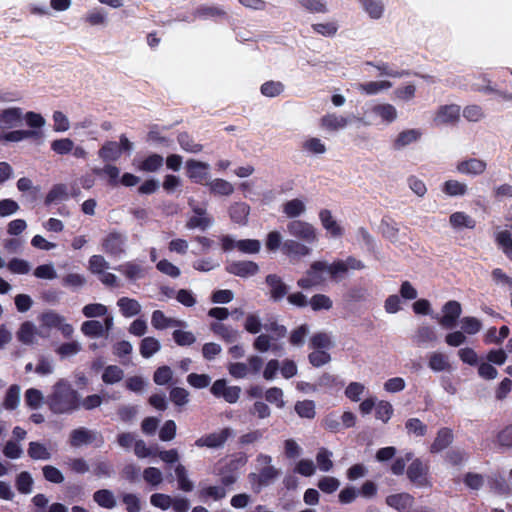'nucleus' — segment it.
<instances>
[{
  "label": "nucleus",
  "instance_id": "1",
  "mask_svg": "<svg viewBox=\"0 0 512 512\" xmlns=\"http://www.w3.org/2000/svg\"><path fill=\"white\" fill-rule=\"evenodd\" d=\"M346 274V265L341 260L329 263L327 261H315L310 265L306 273L297 281V285L303 289H309L321 285L327 279L340 280Z\"/></svg>",
  "mask_w": 512,
  "mask_h": 512
},
{
  "label": "nucleus",
  "instance_id": "2",
  "mask_svg": "<svg viewBox=\"0 0 512 512\" xmlns=\"http://www.w3.org/2000/svg\"><path fill=\"white\" fill-rule=\"evenodd\" d=\"M77 393L65 380H59L49 397L50 408L57 413L72 411L76 407Z\"/></svg>",
  "mask_w": 512,
  "mask_h": 512
},
{
  "label": "nucleus",
  "instance_id": "3",
  "mask_svg": "<svg viewBox=\"0 0 512 512\" xmlns=\"http://www.w3.org/2000/svg\"><path fill=\"white\" fill-rule=\"evenodd\" d=\"M318 220L328 238L339 240L345 235L344 225L332 210L321 208L318 212Z\"/></svg>",
  "mask_w": 512,
  "mask_h": 512
},
{
  "label": "nucleus",
  "instance_id": "4",
  "mask_svg": "<svg viewBox=\"0 0 512 512\" xmlns=\"http://www.w3.org/2000/svg\"><path fill=\"white\" fill-rule=\"evenodd\" d=\"M271 457L268 455H260L258 462L265 467L259 474H250L252 488L255 492H259L263 486L273 482L279 475V471L271 465Z\"/></svg>",
  "mask_w": 512,
  "mask_h": 512
},
{
  "label": "nucleus",
  "instance_id": "5",
  "mask_svg": "<svg viewBox=\"0 0 512 512\" xmlns=\"http://www.w3.org/2000/svg\"><path fill=\"white\" fill-rule=\"evenodd\" d=\"M263 366V360L257 355L248 357L247 362H230L227 365L229 374L234 379H244L258 374Z\"/></svg>",
  "mask_w": 512,
  "mask_h": 512
},
{
  "label": "nucleus",
  "instance_id": "6",
  "mask_svg": "<svg viewBox=\"0 0 512 512\" xmlns=\"http://www.w3.org/2000/svg\"><path fill=\"white\" fill-rule=\"evenodd\" d=\"M461 115V107L457 104H444L435 109L431 116L434 127H443L456 124Z\"/></svg>",
  "mask_w": 512,
  "mask_h": 512
},
{
  "label": "nucleus",
  "instance_id": "7",
  "mask_svg": "<svg viewBox=\"0 0 512 512\" xmlns=\"http://www.w3.org/2000/svg\"><path fill=\"white\" fill-rule=\"evenodd\" d=\"M289 234L306 243H316L319 240L318 229L310 222L304 220H293L288 223Z\"/></svg>",
  "mask_w": 512,
  "mask_h": 512
},
{
  "label": "nucleus",
  "instance_id": "8",
  "mask_svg": "<svg viewBox=\"0 0 512 512\" xmlns=\"http://www.w3.org/2000/svg\"><path fill=\"white\" fill-rule=\"evenodd\" d=\"M221 246L224 251L237 249L243 254H257L261 250V242L257 239L236 240L232 236L226 235L220 238Z\"/></svg>",
  "mask_w": 512,
  "mask_h": 512
},
{
  "label": "nucleus",
  "instance_id": "9",
  "mask_svg": "<svg viewBox=\"0 0 512 512\" xmlns=\"http://www.w3.org/2000/svg\"><path fill=\"white\" fill-rule=\"evenodd\" d=\"M428 471L429 469L427 464L422 462L420 459H415L407 469V476L416 487L426 488L431 486Z\"/></svg>",
  "mask_w": 512,
  "mask_h": 512
},
{
  "label": "nucleus",
  "instance_id": "10",
  "mask_svg": "<svg viewBox=\"0 0 512 512\" xmlns=\"http://www.w3.org/2000/svg\"><path fill=\"white\" fill-rule=\"evenodd\" d=\"M210 391L215 397L223 398L230 404L236 403L241 394V388L239 386L228 385L225 379L216 380L211 386Z\"/></svg>",
  "mask_w": 512,
  "mask_h": 512
},
{
  "label": "nucleus",
  "instance_id": "11",
  "mask_svg": "<svg viewBox=\"0 0 512 512\" xmlns=\"http://www.w3.org/2000/svg\"><path fill=\"white\" fill-rule=\"evenodd\" d=\"M185 168L187 177L189 179L196 183H205L207 185L210 178V166L208 163L190 159L186 161Z\"/></svg>",
  "mask_w": 512,
  "mask_h": 512
},
{
  "label": "nucleus",
  "instance_id": "12",
  "mask_svg": "<svg viewBox=\"0 0 512 512\" xmlns=\"http://www.w3.org/2000/svg\"><path fill=\"white\" fill-rule=\"evenodd\" d=\"M461 313V304L458 301L450 300L442 306L438 323L444 328H452L455 326Z\"/></svg>",
  "mask_w": 512,
  "mask_h": 512
},
{
  "label": "nucleus",
  "instance_id": "13",
  "mask_svg": "<svg viewBox=\"0 0 512 512\" xmlns=\"http://www.w3.org/2000/svg\"><path fill=\"white\" fill-rule=\"evenodd\" d=\"M350 123L348 117L337 114L327 113L319 120V127L326 133H335L345 129Z\"/></svg>",
  "mask_w": 512,
  "mask_h": 512
},
{
  "label": "nucleus",
  "instance_id": "14",
  "mask_svg": "<svg viewBox=\"0 0 512 512\" xmlns=\"http://www.w3.org/2000/svg\"><path fill=\"white\" fill-rule=\"evenodd\" d=\"M370 111L383 125H390L399 117L397 108L386 102L372 105Z\"/></svg>",
  "mask_w": 512,
  "mask_h": 512
},
{
  "label": "nucleus",
  "instance_id": "15",
  "mask_svg": "<svg viewBox=\"0 0 512 512\" xmlns=\"http://www.w3.org/2000/svg\"><path fill=\"white\" fill-rule=\"evenodd\" d=\"M113 321L112 316H106L103 322L97 320L85 321L81 325V332L89 337H100L112 328Z\"/></svg>",
  "mask_w": 512,
  "mask_h": 512
},
{
  "label": "nucleus",
  "instance_id": "16",
  "mask_svg": "<svg viewBox=\"0 0 512 512\" xmlns=\"http://www.w3.org/2000/svg\"><path fill=\"white\" fill-rule=\"evenodd\" d=\"M422 137V131L418 128H408L400 131L392 141L395 150H403L404 148L417 143Z\"/></svg>",
  "mask_w": 512,
  "mask_h": 512
},
{
  "label": "nucleus",
  "instance_id": "17",
  "mask_svg": "<svg viewBox=\"0 0 512 512\" xmlns=\"http://www.w3.org/2000/svg\"><path fill=\"white\" fill-rule=\"evenodd\" d=\"M487 163L482 159L470 158L459 161L456 165V171L467 176H478L485 172Z\"/></svg>",
  "mask_w": 512,
  "mask_h": 512
},
{
  "label": "nucleus",
  "instance_id": "18",
  "mask_svg": "<svg viewBox=\"0 0 512 512\" xmlns=\"http://www.w3.org/2000/svg\"><path fill=\"white\" fill-rule=\"evenodd\" d=\"M23 120V110L20 107H8L0 110V129H11Z\"/></svg>",
  "mask_w": 512,
  "mask_h": 512
},
{
  "label": "nucleus",
  "instance_id": "19",
  "mask_svg": "<svg viewBox=\"0 0 512 512\" xmlns=\"http://www.w3.org/2000/svg\"><path fill=\"white\" fill-rule=\"evenodd\" d=\"M151 323L152 326L158 330L175 327L185 328L187 326L186 322L168 317L160 310H155L152 313Z\"/></svg>",
  "mask_w": 512,
  "mask_h": 512
},
{
  "label": "nucleus",
  "instance_id": "20",
  "mask_svg": "<svg viewBox=\"0 0 512 512\" xmlns=\"http://www.w3.org/2000/svg\"><path fill=\"white\" fill-rule=\"evenodd\" d=\"M226 269L233 275L246 278L257 274L259 266L253 261H235L230 263Z\"/></svg>",
  "mask_w": 512,
  "mask_h": 512
},
{
  "label": "nucleus",
  "instance_id": "21",
  "mask_svg": "<svg viewBox=\"0 0 512 512\" xmlns=\"http://www.w3.org/2000/svg\"><path fill=\"white\" fill-rule=\"evenodd\" d=\"M40 335L37 327L29 321L23 322L16 333L17 339L25 345L35 344Z\"/></svg>",
  "mask_w": 512,
  "mask_h": 512
},
{
  "label": "nucleus",
  "instance_id": "22",
  "mask_svg": "<svg viewBox=\"0 0 512 512\" xmlns=\"http://www.w3.org/2000/svg\"><path fill=\"white\" fill-rule=\"evenodd\" d=\"M230 435L228 429H223L209 435H205L196 440L195 445L198 447L216 448L224 444Z\"/></svg>",
  "mask_w": 512,
  "mask_h": 512
},
{
  "label": "nucleus",
  "instance_id": "23",
  "mask_svg": "<svg viewBox=\"0 0 512 512\" xmlns=\"http://www.w3.org/2000/svg\"><path fill=\"white\" fill-rule=\"evenodd\" d=\"M413 502V497L408 493H396L386 497V504L398 512L407 511L412 507Z\"/></svg>",
  "mask_w": 512,
  "mask_h": 512
},
{
  "label": "nucleus",
  "instance_id": "24",
  "mask_svg": "<svg viewBox=\"0 0 512 512\" xmlns=\"http://www.w3.org/2000/svg\"><path fill=\"white\" fill-rule=\"evenodd\" d=\"M194 214L189 217L186 222L188 229H201L205 230L210 227L213 223L212 219L206 214V211L202 208H195Z\"/></svg>",
  "mask_w": 512,
  "mask_h": 512
},
{
  "label": "nucleus",
  "instance_id": "25",
  "mask_svg": "<svg viewBox=\"0 0 512 512\" xmlns=\"http://www.w3.org/2000/svg\"><path fill=\"white\" fill-rule=\"evenodd\" d=\"M163 157L158 154H151L144 159H135L133 164L136 169L144 172H155L163 165Z\"/></svg>",
  "mask_w": 512,
  "mask_h": 512
},
{
  "label": "nucleus",
  "instance_id": "26",
  "mask_svg": "<svg viewBox=\"0 0 512 512\" xmlns=\"http://www.w3.org/2000/svg\"><path fill=\"white\" fill-rule=\"evenodd\" d=\"M381 234L393 244H401L404 240V233L401 232L398 224L383 221L380 226Z\"/></svg>",
  "mask_w": 512,
  "mask_h": 512
},
{
  "label": "nucleus",
  "instance_id": "27",
  "mask_svg": "<svg viewBox=\"0 0 512 512\" xmlns=\"http://www.w3.org/2000/svg\"><path fill=\"white\" fill-rule=\"evenodd\" d=\"M363 11L373 20L382 18L385 12L383 0H358Z\"/></svg>",
  "mask_w": 512,
  "mask_h": 512
},
{
  "label": "nucleus",
  "instance_id": "28",
  "mask_svg": "<svg viewBox=\"0 0 512 512\" xmlns=\"http://www.w3.org/2000/svg\"><path fill=\"white\" fill-rule=\"evenodd\" d=\"M83 21L90 27H104L108 23V16L102 8L94 7L86 12Z\"/></svg>",
  "mask_w": 512,
  "mask_h": 512
},
{
  "label": "nucleus",
  "instance_id": "29",
  "mask_svg": "<svg viewBox=\"0 0 512 512\" xmlns=\"http://www.w3.org/2000/svg\"><path fill=\"white\" fill-rule=\"evenodd\" d=\"M124 245L125 237L119 233H110L103 241V249L113 255L120 254Z\"/></svg>",
  "mask_w": 512,
  "mask_h": 512
},
{
  "label": "nucleus",
  "instance_id": "30",
  "mask_svg": "<svg viewBox=\"0 0 512 512\" xmlns=\"http://www.w3.org/2000/svg\"><path fill=\"white\" fill-rule=\"evenodd\" d=\"M392 87V83L387 80L370 81L366 83L358 84L357 89L368 96L376 95L389 90Z\"/></svg>",
  "mask_w": 512,
  "mask_h": 512
},
{
  "label": "nucleus",
  "instance_id": "31",
  "mask_svg": "<svg viewBox=\"0 0 512 512\" xmlns=\"http://www.w3.org/2000/svg\"><path fill=\"white\" fill-rule=\"evenodd\" d=\"M307 210L304 200L299 198L291 199L282 205V211L288 218H297L305 214Z\"/></svg>",
  "mask_w": 512,
  "mask_h": 512
},
{
  "label": "nucleus",
  "instance_id": "32",
  "mask_svg": "<svg viewBox=\"0 0 512 512\" xmlns=\"http://www.w3.org/2000/svg\"><path fill=\"white\" fill-rule=\"evenodd\" d=\"M266 282L270 289V295L274 300H281L288 292L286 284L276 275H268Z\"/></svg>",
  "mask_w": 512,
  "mask_h": 512
},
{
  "label": "nucleus",
  "instance_id": "33",
  "mask_svg": "<svg viewBox=\"0 0 512 512\" xmlns=\"http://www.w3.org/2000/svg\"><path fill=\"white\" fill-rule=\"evenodd\" d=\"M301 147L309 155H322L327 151L326 144L318 137L305 138Z\"/></svg>",
  "mask_w": 512,
  "mask_h": 512
},
{
  "label": "nucleus",
  "instance_id": "34",
  "mask_svg": "<svg viewBox=\"0 0 512 512\" xmlns=\"http://www.w3.org/2000/svg\"><path fill=\"white\" fill-rule=\"evenodd\" d=\"M428 367L434 372L451 370L448 357L442 352H432L428 358Z\"/></svg>",
  "mask_w": 512,
  "mask_h": 512
},
{
  "label": "nucleus",
  "instance_id": "35",
  "mask_svg": "<svg viewBox=\"0 0 512 512\" xmlns=\"http://www.w3.org/2000/svg\"><path fill=\"white\" fill-rule=\"evenodd\" d=\"M417 88L412 83H407L397 87L393 91L394 99L399 103H409L414 100Z\"/></svg>",
  "mask_w": 512,
  "mask_h": 512
},
{
  "label": "nucleus",
  "instance_id": "36",
  "mask_svg": "<svg viewBox=\"0 0 512 512\" xmlns=\"http://www.w3.org/2000/svg\"><path fill=\"white\" fill-rule=\"evenodd\" d=\"M311 28L316 34L324 37H333L338 32L339 24L336 20H326L312 24Z\"/></svg>",
  "mask_w": 512,
  "mask_h": 512
},
{
  "label": "nucleus",
  "instance_id": "37",
  "mask_svg": "<svg viewBox=\"0 0 512 512\" xmlns=\"http://www.w3.org/2000/svg\"><path fill=\"white\" fill-rule=\"evenodd\" d=\"M449 223L456 230L472 229L475 226V221L464 212L451 214Z\"/></svg>",
  "mask_w": 512,
  "mask_h": 512
},
{
  "label": "nucleus",
  "instance_id": "38",
  "mask_svg": "<svg viewBox=\"0 0 512 512\" xmlns=\"http://www.w3.org/2000/svg\"><path fill=\"white\" fill-rule=\"evenodd\" d=\"M510 228L512 230V224ZM495 240L503 253L509 258H512V232L509 230H500L496 233Z\"/></svg>",
  "mask_w": 512,
  "mask_h": 512
},
{
  "label": "nucleus",
  "instance_id": "39",
  "mask_svg": "<svg viewBox=\"0 0 512 512\" xmlns=\"http://www.w3.org/2000/svg\"><path fill=\"white\" fill-rule=\"evenodd\" d=\"M210 191L217 195L229 196L234 192V186L227 180L216 178L207 183Z\"/></svg>",
  "mask_w": 512,
  "mask_h": 512
},
{
  "label": "nucleus",
  "instance_id": "40",
  "mask_svg": "<svg viewBox=\"0 0 512 512\" xmlns=\"http://www.w3.org/2000/svg\"><path fill=\"white\" fill-rule=\"evenodd\" d=\"M117 305L125 317H132L141 311V305L135 299L123 297L117 302Z\"/></svg>",
  "mask_w": 512,
  "mask_h": 512
},
{
  "label": "nucleus",
  "instance_id": "41",
  "mask_svg": "<svg viewBox=\"0 0 512 512\" xmlns=\"http://www.w3.org/2000/svg\"><path fill=\"white\" fill-rule=\"evenodd\" d=\"M23 120L30 128L29 131H36L37 135L39 134V130L46 125L45 118L40 113L34 111L23 112Z\"/></svg>",
  "mask_w": 512,
  "mask_h": 512
},
{
  "label": "nucleus",
  "instance_id": "42",
  "mask_svg": "<svg viewBox=\"0 0 512 512\" xmlns=\"http://www.w3.org/2000/svg\"><path fill=\"white\" fill-rule=\"evenodd\" d=\"M283 253L292 256V255H298V256H307L311 253V249L307 247L306 245L299 243L295 240H286L283 243Z\"/></svg>",
  "mask_w": 512,
  "mask_h": 512
},
{
  "label": "nucleus",
  "instance_id": "43",
  "mask_svg": "<svg viewBox=\"0 0 512 512\" xmlns=\"http://www.w3.org/2000/svg\"><path fill=\"white\" fill-rule=\"evenodd\" d=\"M468 186L458 180H447L443 183L442 192L448 196H463L467 193Z\"/></svg>",
  "mask_w": 512,
  "mask_h": 512
},
{
  "label": "nucleus",
  "instance_id": "44",
  "mask_svg": "<svg viewBox=\"0 0 512 512\" xmlns=\"http://www.w3.org/2000/svg\"><path fill=\"white\" fill-rule=\"evenodd\" d=\"M211 331L228 342H233L238 337V331L225 324L215 322L210 326Z\"/></svg>",
  "mask_w": 512,
  "mask_h": 512
},
{
  "label": "nucleus",
  "instance_id": "45",
  "mask_svg": "<svg viewBox=\"0 0 512 512\" xmlns=\"http://www.w3.org/2000/svg\"><path fill=\"white\" fill-rule=\"evenodd\" d=\"M508 326H502L499 331L495 327H490L484 334V342L486 344H500L509 335Z\"/></svg>",
  "mask_w": 512,
  "mask_h": 512
},
{
  "label": "nucleus",
  "instance_id": "46",
  "mask_svg": "<svg viewBox=\"0 0 512 512\" xmlns=\"http://www.w3.org/2000/svg\"><path fill=\"white\" fill-rule=\"evenodd\" d=\"M310 308L315 311H328L333 307L332 299L325 294H315L309 299Z\"/></svg>",
  "mask_w": 512,
  "mask_h": 512
},
{
  "label": "nucleus",
  "instance_id": "47",
  "mask_svg": "<svg viewBox=\"0 0 512 512\" xmlns=\"http://www.w3.org/2000/svg\"><path fill=\"white\" fill-rule=\"evenodd\" d=\"M161 348V344L155 337H145L140 343V354L144 358H150Z\"/></svg>",
  "mask_w": 512,
  "mask_h": 512
},
{
  "label": "nucleus",
  "instance_id": "48",
  "mask_svg": "<svg viewBox=\"0 0 512 512\" xmlns=\"http://www.w3.org/2000/svg\"><path fill=\"white\" fill-rule=\"evenodd\" d=\"M250 207L245 203H236L230 209L231 219L240 225L247 223Z\"/></svg>",
  "mask_w": 512,
  "mask_h": 512
},
{
  "label": "nucleus",
  "instance_id": "49",
  "mask_svg": "<svg viewBox=\"0 0 512 512\" xmlns=\"http://www.w3.org/2000/svg\"><path fill=\"white\" fill-rule=\"evenodd\" d=\"M121 155V146L118 145L117 142H107L99 151V156L104 161H115L120 158Z\"/></svg>",
  "mask_w": 512,
  "mask_h": 512
},
{
  "label": "nucleus",
  "instance_id": "50",
  "mask_svg": "<svg viewBox=\"0 0 512 512\" xmlns=\"http://www.w3.org/2000/svg\"><path fill=\"white\" fill-rule=\"evenodd\" d=\"M94 501L101 507L111 509L116 505V499L112 491L101 489L94 493Z\"/></svg>",
  "mask_w": 512,
  "mask_h": 512
},
{
  "label": "nucleus",
  "instance_id": "51",
  "mask_svg": "<svg viewBox=\"0 0 512 512\" xmlns=\"http://www.w3.org/2000/svg\"><path fill=\"white\" fill-rule=\"evenodd\" d=\"M37 136L36 131L13 130L5 132L0 136L1 141L5 142H21L23 140Z\"/></svg>",
  "mask_w": 512,
  "mask_h": 512
},
{
  "label": "nucleus",
  "instance_id": "52",
  "mask_svg": "<svg viewBox=\"0 0 512 512\" xmlns=\"http://www.w3.org/2000/svg\"><path fill=\"white\" fill-rule=\"evenodd\" d=\"M285 89L284 84L281 81H267L260 87L261 94L265 97H277L283 93Z\"/></svg>",
  "mask_w": 512,
  "mask_h": 512
},
{
  "label": "nucleus",
  "instance_id": "53",
  "mask_svg": "<svg viewBox=\"0 0 512 512\" xmlns=\"http://www.w3.org/2000/svg\"><path fill=\"white\" fill-rule=\"evenodd\" d=\"M394 409L390 402L385 400H379L375 407V417L376 419L382 421L383 423H387L392 415Z\"/></svg>",
  "mask_w": 512,
  "mask_h": 512
},
{
  "label": "nucleus",
  "instance_id": "54",
  "mask_svg": "<svg viewBox=\"0 0 512 512\" xmlns=\"http://www.w3.org/2000/svg\"><path fill=\"white\" fill-rule=\"evenodd\" d=\"M332 452L326 448H321L316 455L317 467L322 472H329L333 468Z\"/></svg>",
  "mask_w": 512,
  "mask_h": 512
},
{
  "label": "nucleus",
  "instance_id": "55",
  "mask_svg": "<svg viewBox=\"0 0 512 512\" xmlns=\"http://www.w3.org/2000/svg\"><path fill=\"white\" fill-rule=\"evenodd\" d=\"M452 441V433L448 429H442L438 432L433 444L431 452L436 453L445 449Z\"/></svg>",
  "mask_w": 512,
  "mask_h": 512
},
{
  "label": "nucleus",
  "instance_id": "56",
  "mask_svg": "<svg viewBox=\"0 0 512 512\" xmlns=\"http://www.w3.org/2000/svg\"><path fill=\"white\" fill-rule=\"evenodd\" d=\"M283 243V235L279 231L273 230L267 233L265 247L269 252H276L280 248L283 249Z\"/></svg>",
  "mask_w": 512,
  "mask_h": 512
},
{
  "label": "nucleus",
  "instance_id": "57",
  "mask_svg": "<svg viewBox=\"0 0 512 512\" xmlns=\"http://www.w3.org/2000/svg\"><path fill=\"white\" fill-rule=\"evenodd\" d=\"M123 370L116 365H109L104 369L102 380L106 384H114L122 380Z\"/></svg>",
  "mask_w": 512,
  "mask_h": 512
},
{
  "label": "nucleus",
  "instance_id": "58",
  "mask_svg": "<svg viewBox=\"0 0 512 512\" xmlns=\"http://www.w3.org/2000/svg\"><path fill=\"white\" fill-rule=\"evenodd\" d=\"M28 454L35 460H48L51 457L49 449L39 442H31L29 444Z\"/></svg>",
  "mask_w": 512,
  "mask_h": 512
},
{
  "label": "nucleus",
  "instance_id": "59",
  "mask_svg": "<svg viewBox=\"0 0 512 512\" xmlns=\"http://www.w3.org/2000/svg\"><path fill=\"white\" fill-rule=\"evenodd\" d=\"M482 322L471 316H466L461 319V327L464 334L467 335H475L482 329Z\"/></svg>",
  "mask_w": 512,
  "mask_h": 512
},
{
  "label": "nucleus",
  "instance_id": "60",
  "mask_svg": "<svg viewBox=\"0 0 512 512\" xmlns=\"http://www.w3.org/2000/svg\"><path fill=\"white\" fill-rule=\"evenodd\" d=\"M68 199L67 187L63 184L54 186L46 196L47 204L57 203Z\"/></svg>",
  "mask_w": 512,
  "mask_h": 512
},
{
  "label": "nucleus",
  "instance_id": "61",
  "mask_svg": "<svg viewBox=\"0 0 512 512\" xmlns=\"http://www.w3.org/2000/svg\"><path fill=\"white\" fill-rule=\"evenodd\" d=\"M82 312L87 318L106 317L108 315V309L101 303H91L83 307Z\"/></svg>",
  "mask_w": 512,
  "mask_h": 512
},
{
  "label": "nucleus",
  "instance_id": "62",
  "mask_svg": "<svg viewBox=\"0 0 512 512\" xmlns=\"http://www.w3.org/2000/svg\"><path fill=\"white\" fill-rule=\"evenodd\" d=\"M296 413L302 418L312 419L315 417V403L312 400H303L295 404Z\"/></svg>",
  "mask_w": 512,
  "mask_h": 512
},
{
  "label": "nucleus",
  "instance_id": "63",
  "mask_svg": "<svg viewBox=\"0 0 512 512\" xmlns=\"http://www.w3.org/2000/svg\"><path fill=\"white\" fill-rule=\"evenodd\" d=\"M366 391V386L360 382H350L345 388V396L353 402H358Z\"/></svg>",
  "mask_w": 512,
  "mask_h": 512
},
{
  "label": "nucleus",
  "instance_id": "64",
  "mask_svg": "<svg viewBox=\"0 0 512 512\" xmlns=\"http://www.w3.org/2000/svg\"><path fill=\"white\" fill-rule=\"evenodd\" d=\"M172 336L179 346H190L196 342V336L192 331L176 329Z\"/></svg>",
  "mask_w": 512,
  "mask_h": 512
}]
</instances>
